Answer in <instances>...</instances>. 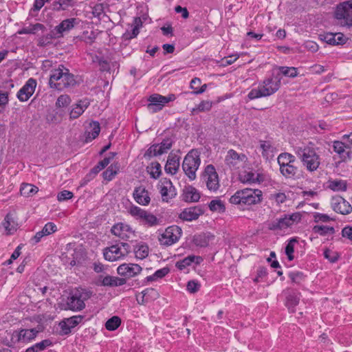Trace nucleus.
<instances>
[{"instance_id": "f257e3e1", "label": "nucleus", "mask_w": 352, "mask_h": 352, "mask_svg": "<svg viewBox=\"0 0 352 352\" xmlns=\"http://www.w3.org/2000/svg\"><path fill=\"white\" fill-rule=\"evenodd\" d=\"M76 85L74 75L63 65H59L57 68L51 71L49 80L51 88L61 91L65 88L73 87Z\"/></svg>"}, {"instance_id": "f03ea898", "label": "nucleus", "mask_w": 352, "mask_h": 352, "mask_svg": "<svg viewBox=\"0 0 352 352\" xmlns=\"http://www.w3.org/2000/svg\"><path fill=\"white\" fill-rule=\"evenodd\" d=\"M263 193L258 189L244 188L237 190L229 199L232 204L241 206H251L260 203Z\"/></svg>"}, {"instance_id": "7ed1b4c3", "label": "nucleus", "mask_w": 352, "mask_h": 352, "mask_svg": "<svg viewBox=\"0 0 352 352\" xmlns=\"http://www.w3.org/2000/svg\"><path fill=\"white\" fill-rule=\"evenodd\" d=\"M280 78L278 76L265 78L257 88L252 89L248 94L250 100L270 96L276 93L280 87Z\"/></svg>"}, {"instance_id": "20e7f679", "label": "nucleus", "mask_w": 352, "mask_h": 352, "mask_svg": "<svg viewBox=\"0 0 352 352\" xmlns=\"http://www.w3.org/2000/svg\"><path fill=\"white\" fill-rule=\"evenodd\" d=\"M296 154L300 159L302 166L309 172L316 171L320 164V157L316 149L310 146L298 147Z\"/></svg>"}, {"instance_id": "39448f33", "label": "nucleus", "mask_w": 352, "mask_h": 352, "mask_svg": "<svg viewBox=\"0 0 352 352\" xmlns=\"http://www.w3.org/2000/svg\"><path fill=\"white\" fill-rule=\"evenodd\" d=\"M336 23L342 28H352V1L338 3L334 10Z\"/></svg>"}, {"instance_id": "423d86ee", "label": "nucleus", "mask_w": 352, "mask_h": 352, "mask_svg": "<svg viewBox=\"0 0 352 352\" xmlns=\"http://www.w3.org/2000/svg\"><path fill=\"white\" fill-rule=\"evenodd\" d=\"M200 164L201 160L197 150L192 149L185 156L182 163V168L190 180H194L196 178V171Z\"/></svg>"}, {"instance_id": "0eeeda50", "label": "nucleus", "mask_w": 352, "mask_h": 352, "mask_svg": "<svg viewBox=\"0 0 352 352\" xmlns=\"http://www.w3.org/2000/svg\"><path fill=\"white\" fill-rule=\"evenodd\" d=\"M89 298V295L84 289H76L67 298V309L72 311H80L85 307V300Z\"/></svg>"}, {"instance_id": "6e6552de", "label": "nucleus", "mask_w": 352, "mask_h": 352, "mask_svg": "<svg viewBox=\"0 0 352 352\" xmlns=\"http://www.w3.org/2000/svg\"><path fill=\"white\" fill-rule=\"evenodd\" d=\"M176 97L173 94H168L167 96L155 94L149 97L147 108L151 113H156L161 111L166 104L174 101Z\"/></svg>"}, {"instance_id": "1a4fd4ad", "label": "nucleus", "mask_w": 352, "mask_h": 352, "mask_svg": "<svg viewBox=\"0 0 352 352\" xmlns=\"http://www.w3.org/2000/svg\"><path fill=\"white\" fill-rule=\"evenodd\" d=\"M182 234L181 228L177 226L168 227L159 237L161 245L169 246L179 241Z\"/></svg>"}, {"instance_id": "9d476101", "label": "nucleus", "mask_w": 352, "mask_h": 352, "mask_svg": "<svg viewBox=\"0 0 352 352\" xmlns=\"http://www.w3.org/2000/svg\"><path fill=\"white\" fill-rule=\"evenodd\" d=\"M207 188L210 191H217L220 185L218 174L213 165L206 166L202 175Z\"/></svg>"}, {"instance_id": "9b49d317", "label": "nucleus", "mask_w": 352, "mask_h": 352, "mask_svg": "<svg viewBox=\"0 0 352 352\" xmlns=\"http://www.w3.org/2000/svg\"><path fill=\"white\" fill-rule=\"evenodd\" d=\"M38 333V331L34 328L30 329H22L19 331H14L11 340L14 343H28L34 340L36 337Z\"/></svg>"}, {"instance_id": "f8f14e48", "label": "nucleus", "mask_w": 352, "mask_h": 352, "mask_svg": "<svg viewBox=\"0 0 352 352\" xmlns=\"http://www.w3.org/2000/svg\"><path fill=\"white\" fill-rule=\"evenodd\" d=\"M332 209L337 213L348 214L352 212V206L341 196L333 197L331 201Z\"/></svg>"}, {"instance_id": "ddd939ff", "label": "nucleus", "mask_w": 352, "mask_h": 352, "mask_svg": "<svg viewBox=\"0 0 352 352\" xmlns=\"http://www.w3.org/2000/svg\"><path fill=\"white\" fill-rule=\"evenodd\" d=\"M142 268L138 264L135 263H123L117 268L118 274L126 278H133L142 272Z\"/></svg>"}, {"instance_id": "4468645a", "label": "nucleus", "mask_w": 352, "mask_h": 352, "mask_svg": "<svg viewBox=\"0 0 352 352\" xmlns=\"http://www.w3.org/2000/svg\"><path fill=\"white\" fill-rule=\"evenodd\" d=\"M36 85V80L34 78H29L25 84L18 91L16 94L17 98L21 102L28 101V99L33 95Z\"/></svg>"}, {"instance_id": "2eb2a0df", "label": "nucleus", "mask_w": 352, "mask_h": 352, "mask_svg": "<svg viewBox=\"0 0 352 352\" xmlns=\"http://www.w3.org/2000/svg\"><path fill=\"white\" fill-rule=\"evenodd\" d=\"M111 232L122 240H128L134 232L132 228L127 224L123 223H118L113 226Z\"/></svg>"}, {"instance_id": "dca6fc26", "label": "nucleus", "mask_w": 352, "mask_h": 352, "mask_svg": "<svg viewBox=\"0 0 352 352\" xmlns=\"http://www.w3.org/2000/svg\"><path fill=\"white\" fill-rule=\"evenodd\" d=\"M280 172L286 179H298L302 177V171L295 164H289L279 168Z\"/></svg>"}, {"instance_id": "f3484780", "label": "nucleus", "mask_w": 352, "mask_h": 352, "mask_svg": "<svg viewBox=\"0 0 352 352\" xmlns=\"http://www.w3.org/2000/svg\"><path fill=\"white\" fill-rule=\"evenodd\" d=\"M103 255L107 261L111 262L122 259L125 257L119 244L113 245L104 248Z\"/></svg>"}, {"instance_id": "a211bd4d", "label": "nucleus", "mask_w": 352, "mask_h": 352, "mask_svg": "<svg viewBox=\"0 0 352 352\" xmlns=\"http://www.w3.org/2000/svg\"><path fill=\"white\" fill-rule=\"evenodd\" d=\"M245 158L244 154H239L236 151L230 149L226 156L225 162L230 168L236 169Z\"/></svg>"}, {"instance_id": "6ab92c4d", "label": "nucleus", "mask_w": 352, "mask_h": 352, "mask_svg": "<svg viewBox=\"0 0 352 352\" xmlns=\"http://www.w3.org/2000/svg\"><path fill=\"white\" fill-rule=\"evenodd\" d=\"M133 197L135 201L142 206H147L151 201L149 192L143 186L135 188Z\"/></svg>"}, {"instance_id": "aec40b11", "label": "nucleus", "mask_w": 352, "mask_h": 352, "mask_svg": "<svg viewBox=\"0 0 352 352\" xmlns=\"http://www.w3.org/2000/svg\"><path fill=\"white\" fill-rule=\"evenodd\" d=\"M286 293V302L285 305L288 308L289 312L294 313L296 311L295 307L298 305L300 293L294 289H287Z\"/></svg>"}, {"instance_id": "412c9836", "label": "nucleus", "mask_w": 352, "mask_h": 352, "mask_svg": "<svg viewBox=\"0 0 352 352\" xmlns=\"http://www.w3.org/2000/svg\"><path fill=\"white\" fill-rule=\"evenodd\" d=\"M323 38H322L327 43L331 45H344L348 40V38L346 37L344 34L341 32L332 33L327 32L324 34Z\"/></svg>"}, {"instance_id": "4be33fe9", "label": "nucleus", "mask_w": 352, "mask_h": 352, "mask_svg": "<svg viewBox=\"0 0 352 352\" xmlns=\"http://www.w3.org/2000/svg\"><path fill=\"white\" fill-rule=\"evenodd\" d=\"M204 213L200 206L185 208L180 214L179 218L184 221H191L197 219Z\"/></svg>"}, {"instance_id": "5701e85b", "label": "nucleus", "mask_w": 352, "mask_h": 352, "mask_svg": "<svg viewBox=\"0 0 352 352\" xmlns=\"http://www.w3.org/2000/svg\"><path fill=\"white\" fill-rule=\"evenodd\" d=\"M160 194L163 201L168 202L176 195V190L170 180H165L160 187Z\"/></svg>"}, {"instance_id": "b1692460", "label": "nucleus", "mask_w": 352, "mask_h": 352, "mask_svg": "<svg viewBox=\"0 0 352 352\" xmlns=\"http://www.w3.org/2000/svg\"><path fill=\"white\" fill-rule=\"evenodd\" d=\"M89 104L90 102L87 98L80 100L76 104H73L69 112L70 119H76L79 118L89 106Z\"/></svg>"}, {"instance_id": "393cba45", "label": "nucleus", "mask_w": 352, "mask_h": 352, "mask_svg": "<svg viewBox=\"0 0 352 352\" xmlns=\"http://www.w3.org/2000/svg\"><path fill=\"white\" fill-rule=\"evenodd\" d=\"M76 21V18L67 19L56 26L54 30L58 35V38L63 36L64 32H69L74 28L75 25L77 24Z\"/></svg>"}, {"instance_id": "a878e982", "label": "nucleus", "mask_w": 352, "mask_h": 352, "mask_svg": "<svg viewBox=\"0 0 352 352\" xmlns=\"http://www.w3.org/2000/svg\"><path fill=\"white\" fill-rule=\"evenodd\" d=\"M56 230V226L52 222H49L45 225L41 231L35 234L32 239V241L34 244L38 243L43 236H48L55 232Z\"/></svg>"}, {"instance_id": "bb28decb", "label": "nucleus", "mask_w": 352, "mask_h": 352, "mask_svg": "<svg viewBox=\"0 0 352 352\" xmlns=\"http://www.w3.org/2000/svg\"><path fill=\"white\" fill-rule=\"evenodd\" d=\"M333 148L342 161L350 158V148L341 141H334Z\"/></svg>"}, {"instance_id": "cd10ccee", "label": "nucleus", "mask_w": 352, "mask_h": 352, "mask_svg": "<svg viewBox=\"0 0 352 352\" xmlns=\"http://www.w3.org/2000/svg\"><path fill=\"white\" fill-rule=\"evenodd\" d=\"M203 261V258L199 256L189 255L184 258L178 261L175 263L176 267L180 270H183L188 266H190L192 263L200 264Z\"/></svg>"}, {"instance_id": "c85d7f7f", "label": "nucleus", "mask_w": 352, "mask_h": 352, "mask_svg": "<svg viewBox=\"0 0 352 352\" xmlns=\"http://www.w3.org/2000/svg\"><path fill=\"white\" fill-rule=\"evenodd\" d=\"M179 167V158L175 155L170 153L165 165V171L167 173L175 175Z\"/></svg>"}, {"instance_id": "c756f323", "label": "nucleus", "mask_w": 352, "mask_h": 352, "mask_svg": "<svg viewBox=\"0 0 352 352\" xmlns=\"http://www.w3.org/2000/svg\"><path fill=\"white\" fill-rule=\"evenodd\" d=\"M100 131V124L97 121H92L89 123L85 131V142H89L98 136Z\"/></svg>"}, {"instance_id": "7c9ffc66", "label": "nucleus", "mask_w": 352, "mask_h": 352, "mask_svg": "<svg viewBox=\"0 0 352 352\" xmlns=\"http://www.w3.org/2000/svg\"><path fill=\"white\" fill-rule=\"evenodd\" d=\"M199 199L200 194L195 188L189 186L184 190L183 200L186 202H197Z\"/></svg>"}, {"instance_id": "2f4dec72", "label": "nucleus", "mask_w": 352, "mask_h": 352, "mask_svg": "<svg viewBox=\"0 0 352 352\" xmlns=\"http://www.w3.org/2000/svg\"><path fill=\"white\" fill-rule=\"evenodd\" d=\"M126 280L124 278L117 276H106L103 278L101 285L103 286L117 287L126 284Z\"/></svg>"}, {"instance_id": "473e14b6", "label": "nucleus", "mask_w": 352, "mask_h": 352, "mask_svg": "<svg viewBox=\"0 0 352 352\" xmlns=\"http://www.w3.org/2000/svg\"><path fill=\"white\" fill-rule=\"evenodd\" d=\"M2 224L7 232V234H12L17 230L18 224L15 222L12 214L10 213L7 214L5 217Z\"/></svg>"}, {"instance_id": "72a5a7b5", "label": "nucleus", "mask_w": 352, "mask_h": 352, "mask_svg": "<svg viewBox=\"0 0 352 352\" xmlns=\"http://www.w3.org/2000/svg\"><path fill=\"white\" fill-rule=\"evenodd\" d=\"M135 256L138 259H144L148 255V246L144 243L138 244L133 249Z\"/></svg>"}, {"instance_id": "f704fd0d", "label": "nucleus", "mask_w": 352, "mask_h": 352, "mask_svg": "<svg viewBox=\"0 0 352 352\" xmlns=\"http://www.w3.org/2000/svg\"><path fill=\"white\" fill-rule=\"evenodd\" d=\"M296 161V157L289 153H282L277 157V162L279 167L289 164H295Z\"/></svg>"}, {"instance_id": "c9c22d12", "label": "nucleus", "mask_w": 352, "mask_h": 352, "mask_svg": "<svg viewBox=\"0 0 352 352\" xmlns=\"http://www.w3.org/2000/svg\"><path fill=\"white\" fill-rule=\"evenodd\" d=\"M290 219L288 218V216L285 214L284 217L276 219L275 221H274L272 223L271 229L273 230H282L284 228H287L288 227L292 226L290 223Z\"/></svg>"}, {"instance_id": "e433bc0d", "label": "nucleus", "mask_w": 352, "mask_h": 352, "mask_svg": "<svg viewBox=\"0 0 352 352\" xmlns=\"http://www.w3.org/2000/svg\"><path fill=\"white\" fill-rule=\"evenodd\" d=\"M141 221L149 227L156 226L160 225V220L152 213L146 211Z\"/></svg>"}, {"instance_id": "4c0bfd02", "label": "nucleus", "mask_w": 352, "mask_h": 352, "mask_svg": "<svg viewBox=\"0 0 352 352\" xmlns=\"http://www.w3.org/2000/svg\"><path fill=\"white\" fill-rule=\"evenodd\" d=\"M58 38V35L56 34L54 30H52L50 33L42 36L38 38V45L40 47H45L52 43L53 38Z\"/></svg>"}, {"instance_id": "58836bf2", "label": "nucleus", "mask_w": 352, "mask_h": 352, "mask_svg": "<svg viewBox=\"0 0 352 352\" xmlns=\"http://www.w3.org/2000/svg\"><path fill=\"white\" fill-rule=\"evenodd\" d=\"M329 188L334 191H346L347 189V184L346 181L335 179L329 181Z\"/></svg>"}, {"instance_id": "ea45409f", "label": "nucleus", "mask_w": 352, "mask_h": 352, "mask_svg": "<svg viewBox=\"0 0 352 352\" xmlns=\"http://www.w3.org/2000/svg\"><path fill=\"white\" fill-rule=\"evenodd\" d=\"M75 3V0H58L54 2L53 7L54 10L56 11L65 10L68 8L74 6Z\"/></svg>"}, {"instance_id": "a19ab883", "label": "nucleus", "mask_w": 352, "mask_h": 352, "mask_svg": "<svg viewBox=\"0 0 352 352\" xmlns=\"http://www.w3.org/2000/svg\"><path fill=\"white\" fill-rule=\"evenodd\" d=\"M38 192V188L30 184H23L20 188V193L24 197L32 196Z\"/></svg>"}, {"instance_id": "79ce46f5", "label": "nucleus", "mask_w": 352, "mask_h": 352, "mask_svg": "<svg viewBox=\"0 0 352 352\" xmlns=\"http://www.w3.org/2000/svg\"><path fill=\"white\" fill-rule=\"evenodd\" d=\"M52 344V341L48 339L43 340L41 342L35 344L34 345L28 348L25 352H38L45 349L48 346H51Z\"/></svg>"}, {"instance_id": "37998d69", "label": "nucleus", "mask_w": 352, "mask_h": 352, "mask_svg": "<svg viewBox=\"0 0 352 352\" xmlns=\"http://www.w3.org/2000/svg\"><path fill=\"white\" fill-rule=\"evenodd\" d=\"M45 29L44 25L41 23H35L29 27L23 28L20 31H19V34H36L38 31L41 30L43 31Z\"/></svg>"}, {"instance_id": "c03bdc74", "label": "nucleus", "mask_w": 352, "mask_h": 352, "mask_svg": "<svg viewBox=\"0 0 352 352\" xmlns=\"http://www.w3.org/2000/svg\"><path fill=\"white\" fill-rule=\"evenodd\" d=\"M119 170V166L118 164H111L104 170L102 173L103 178L105 180L111 181Z\"/></svg>"}, {"instance_id": "a18cd8bd", "label": "nucleus", "mask_w": 352, "mask_h": 352, "mask_svg": "<svg viewBox=\"0 0 352 352\" xmlns=\"http://www.w3.org/2000/svg\"><path fill=\"white\" fill-rule=\"evenodd\" d=\"M121 324V319L118 316H113L105 323V328L109 331H115Z\"/></svg>"}, {"instance_id": "49530a36", "label": "nucleus", "mask_w": 352, "mask_h": 352, "mask_svg": "<svg viewBox=\"0 0 352 352\" xmlns=\"http://www.w3.org/2000/svg\"><path fill=\"white\" fill-rule=\"evenodd\" d=\"M278 69L285 76L295 78L298 76V70L296 67L280 66L278 67Z\"/></svg>"}, {"instance_id": "de8ad7c7", "label": "nucleus", "mask_w": 352, "mask_h": 352, "mask_svg": "<svg viewBox=\"0 0 352 352\" xmlns=\"http://www.w3.org/2000/svg\"><path fill=\"white\" fill-rule=\"evenodd\" d=\"M298 242L296 238H292L288 241L285 247V254L287 256L289 261H292L294 258V245Z\"/></svg>"}, {"instance_id": "09e8293b", "label": "nucleus", "mask_w": 352, "mask_h": 352, "mask_svg": "<svg viewBox=\"0 0 352 352\" xmlns=\"http://www.w3.org/2000/svg\"><path fill=\"white\" fill-rule=\"evenodd\" d=\"M129 212L131 216L135 217L136 219L141 221L144 215L146 212V210L142 209L138 206H132L129 208Z\"/></svg>"}, {"instance_id": "8fccbe9b", "label": "nucleus", "mask_w": 352, "mask_h": 352, "mask_svg": "<svg viewBox=\"0 0 352 352\" xmlns=\"http://www.w3.org/2000/svg\"><path fill=\"white\" fill-rule=\"evenodd\" d=\"M313 231L322 236H325L328 233L333 234L335 232L333 227L326 226H315L313 227Z\"/></svg>"}, {"instance_id": "3c124183", "label": "nucleus", "mask_w": 352, "mask_h": 352, "mask_svg": "<svg viewBox=\"0 0 352 352\" xmlns=\"http://www.w3.org/2000/svg\"><path fill=\"white\" fill-rule=\"evenodd\" d=\"M193 241L197 246L206 247L209 243V236L205 234L195 235Z\"/></svg>"}, {"instance_id": "603ef678", "label": "nucleus", "mask_w": 352, "mask_h": 352, "mask_svg": "<svg viewBox=\"0 0 352 352\" xmlns=\"http://www.w3.org/2000/svg\"><path fill=\"white\" fill-rule=\"evenodd\" d=\"M158 147L159 146L157 144L151 146L144 153V157L149 159L153 156L162 155L163 151L159 149Z\"/></svg>"}, {"instance_id": "864d4df0", "label": "nucleus", "mask_w": 352, "mask_h": 352, "mask_svg": "<svg viewBox=\"0 0 352 352\" xmlns=\"http://www.w3.org/2000/svg\"><path fill=\"white\" fill-rule=\"evenodd\" d=\"M208 206L210 210L213 212H224L226 210L225 206L221 200H212Z\"/></svg>"}, {"instance_id": "5fc2aeb1", "label": "nucleus", "mask_w": 352, "mask_h": 352, "mask_svg": "<svg viewBox=\"0 0 352 352\" xmlns=\"http://www.w3.org/2000/svg\"><path fill=\"white\" fill-rule=\"evenodd\" d=\"M150 169H151V170H150L151 177H152L153 179H157L160 177V175L162 173V170H161V165L159 162H155L151 163Z\"/></svg>"}, {"instance_id": "6e6d98bb", "label": "nucleus", "mask_w": 352, "mask_h": 352, "mask_svg": "<svg viewBox=\"0 0 352 352\" xmlns=\"http://www.w3.org/2000/svg\"><path fill=\"white\" fill-rule=\"evenodd\" d=\"M173 144V140L170 138H166L162 140L160 144H157L158 145V148L163 151V154L167 153V151L170 149L172 145Z\"/></svg>"}, {"instance_id": "4d7b16f0", "label": "nucleus", "mask_w": 352, "mask_h": 352, "mask_svg": "<svg viewBox=\"0 0 352 352\" xmlns=\"http://www.w3.org/2000/svg\"><path fill=\"white\" fill-rule=\"evenodd\" d=\"M71 103V98L68 95H60L56 102V106L58 108L66 107Z\"/></svg>"}, {"instance_id": "13d9d810", "label": "nucleus", "mask_w": 352, "mask_h": 352, "mask_svg": "<svg viewBox=\"0 0 352 352\" xmlns=\"http://www.w3.org/2000/svg\"><path fill=\"white\" fill-rule=\"evenodd\" d=\"M323 254L324 258L328 259L331 263L336 262L340 257L337 252L332 251L328 248L324 250Z\"/></svg>"}, {"instance_id": "bf43d9fd", "label": "nucleus", "mask_w": 352, "mask_h": 352, "mask_svg": "<svg viewBox=\"0 0 352 352\" xmlns=\"http://www.w3.org/2000/svg\"><path fill=\"white\" fill-rule=\"evenodd\" d=\"M289 277L292 283L300 284L304 280L305 275L301 272H292L289 274Z\"/></svg>"}, {"instance_id": "052dcab7", "label": "nucleus", "mask_w": 352, "mask_h": 352, "mask_svg": "<svg viewBox=\"0 0 352 352\" xmlns=\"http://www.w3.org/2000/svg\"><path fill=\"white\" fill-rule=\"evenodd\" d=\"M241 181L244 183H254L258 180L257 177L252 172L245 173L244 175H241Z\"/></svg>"}, {"instance_id": "680f3d73", "label": "nucleus", "mask_w": 352, "mask_h": 352, "mask_svg": "<svg viewBox=\"0 0 352 352\" xmlns=\"http://www.w3.org/2000/svg\"><path fill=\"white\" fill-rule=\"evenodd\" d=\"M314 221L318 223L319 221L322 222H328L329 221H333L334 219L331 218L329 216H328L326 214H322L319 212H316L314 214Z\"/></svg>"}, {"instance_id": "e2e57ef3", "label": "nucleus", "mask_w": 352, "mask_h": 352, "mask_svg": "<svg viewBox=\"0 0 352 352\" xmlns=\"http://www.w3.org/2000/svg\"><path fill=\"white\" fill-rule=\"evenodd\" d=\"M200 287L201 285L197 281L190 280L187 284V290L191 294H195L199 290Z\"/></svg>"}, {"instance_id": "0e129e2a", "label": "nucleus", "mask_w": 352, "mask_h": 352, "mask_svg": "<svg viewBox=\"0 0 352 352\" xmlns=\"http://www.w3.org/2000/svg\"><path fill=\"white\" fill-rule=\"evenodd\" d=\"M73 196L74 194L72 192L65 190L58 193L57 199L59 201H64L72 199Z\"/></svg>"}, {"instance_id": "69168bd1", "label": "nucleus", "mask_w": 352, "mask_h": 352, "mask_svg": "<svg viewBox=\"0 0 352 352\" xmlns=\"http://www.w3.org/2000/svg\"><path fill=\"white\" fill-rule=\"evenodd\" d=\"M109 164V158H104L96 165L92 170L98 174L100 170L104 169Z\"/></svg>"}, {"instance_id": "338daca9", "label": "nucleus", "mask_w": 352, "mask_h": 352, "mask_svg": "<svg viewBox=\"0 0 352 352\" xmlns=\"http://www.w3.org/2000/svg\"><path fill=\"white\" fill-rule=\"evenodd\" d=\"M83 317L82 316H74L67 318L66 320L69 323L68 326L72 328L77 326L82 320Z\"/></svg>"}, {"instance_id": "774afa93", "label": "nucleus", "mask_w": 352, "mask_h": 352, "mask_svg": "<svg viewBox=\"0 0 352 352\" xmlns=\"http://www.w3.org/2000/svg\"><path fill=\"white\" fill-rule=\"evenodd\" d=\"M143 296L148 297L149 300L154 299L158 296L157 292L153 288H146L142 292Z\"/></svg>"}]
</instances>
